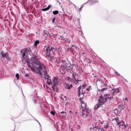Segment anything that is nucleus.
Instances as JSON below:
<instances>
[{
  "instance_id": "f257e3e1",
  "label": "nucleus",
  "mask_w": 131,
  "mask_h": 131,
  "mask_svg": "<svg viewBox=\"0 0 131 131\" xmlns=\"http://www.w3.org/2000/svg\"><path fill=\"white\" fill-rule=\"evenodd\" d=\"M22 58V62L26 64L28 67L33 72L37 73L42 76L43 74L46 79H47L48 84H52V82L50 79V77L47 74V71L46 68L43 64L41 63L39 61L40 58L39 56H34L29 60L27 55L29 53L30 55L32 54L30 49L29 48H24L21 52Z\"/></svg>"
},
{
  "instance_id": "f03ea898",
  "label": "nucleus",
  "mask_w": 131,
  "mask_h": 131,
  "mask_svg": "<svg viewBox=\"0 0 131 131\" xmlns=\"http://www.w3.org/2000/svg\"><path fill=\"white\" fill-rule=\"evenodd\" d=\"M113 95L112 93L111 94V93H106L104 96L100 95L98 100V102L101 105H103L108 101L112 100L113 98Z\"/></svg>"
},
{
  "instance_id": "7ed1b4c3",
  "label": "nucleus",
  "mask_w": 131,
  "mask_h": 131,
  "mask_svg": "<svg viewBox=\"0 0 131 131\" xmlns=\"http://www.w3.org/2000/svg\"><path fill=\"white\" fill-rule=\"evenodd\" d=\"M52 87L53 89L57 88V85H59L61 83L60 79L58 77L54 78L52 82Z\"/></svg>"
},
{
  "instance_id": "20e7f679",
  "label": "nucleus",
  "mask_w": 131,
  "mask_h": 131,
  "mask_svg": "<svg viewBox=\"0 0 131 131\" xmlns=\"http://www.w3.org/2000/svg\"><path fill=\"white\" fill-rule=\"evenodd\" d=\"M52 49V47L50 46L46 47L45 46L43 53L45 57L49 56L50 54L51 51Z\"/></svg>"
},
{
  "instance_id": "39448f33",
  "label": "nucleus",
  "mask_w": 131,
  "mask_h": 131,
  "mask_svg": "<svg viewBox=\"0 0 131 131\" xmlns=\"http://www.w3.org/2000/svg\"><path fill=\"white\" fill-rule=\"evenodd\" d=\"M90 112V110L89 108H86L85 109L83 108L81 113V116L84 118H85L87 117Z\"/></svg>"
},
{
  "instance_id": "423d86ee",
  "label": "nucleus",
  "mask_w": 131,
  "mask_h": 131,
  "mask_svg": "<svg viewBox=\"0 0 131 131\" xmlns=\"http://www.w3.org/2000/svg\"><path fill=\"white\" fill-rule=\"evenodd\" d=\"M87 84H84L82 85H80L78 88V92L80 95L81 94H84L85 92H83V89L87 85Z\"/></svg>"
},
{
  "instance_id": "0eeeda50",
  "label": "nucleus",
  "mask_w": 131,
  "mask_h": 131,
  "mask_svg": "<svg viewBox=\"0 0 131 131\" xmlns=\"http://www.w3.org/2000/svg\"><path fill=\"white\" fill-rule=\"evenodd\" d=\"M1 54L2 57L4 59L6 58L7 60L9 61L11 58L9 57L8 53V52H6L5 53H4L2 52H1Z\"/></svg>"
},
{
  "instance_id": "6e6552de",
  "label": "nucleus",
  "mask_w": 131,
  "mask_h": 131,
  "mask_svg": "<svg viewBox=\"0 0 131 131\" xmlns=\"http://www.w3.org/2000/svg\"><path fill=\"white\" fill-rule=\"evenodd\" d=\"M72 74V78L74 80L77 82H79L81 81V80H79L78 79V73H73Z\"/></svg>"
},
{
  "instance_id": "1a4fd4ad",
  "label": "nucleus",
  "mask_w": 131,
  "mask_h": 131,
  "mask_svg": "<svg viewBox=\"0 0 131 131\" xmlns=\"http://www.w3.org/2000/svg\"><path fill=\"white\" fill-rule=\"evenodd\" d=\"M67 66L66 65H63L62 66L61 69H60V71L61 73L63 74H64L66 72V71L67 70Z\"/></svg>"
},
{
  "instance_id": "9d476101",
  "label": "nucleus",
  "mask_w": 131,
  "mask_h": 131,
  "mask_svg": "<svg viewBox=\"0 0 131 131\" xmlns=\"http://www.w3.org/2000/svg\"><path fill=\"white\" fill-rule=\"evenodd\" d=\"M60 117L64 119H66L67 113H66L64 112H62L60 113Z\"/></svg>"
},
{
  "instance_id": "9b49d317",
  "label": "nucleus",
  "mask_w": 131,
  "mask_h": 131,
  "mask_svg": "<svg viewBox=\"0 0 131 131\" xmlns=\"http://www.w3.org/2000/svg\"><path fill=\"white\" fill-rule=\"evenodd\" d=\"M121 90L120 88H117L115 89H112L111 91L113 92L112 94H114L115 92H117V93H118L120 92Z\"/></svg>"
},
{
  "instance_id": "f8f14e48",
  "label": "nucleus",
  "mask_w": 131,
  "mask_h": 131,
  "mask_svg": "<svg viewBox=\"0 0 131 131\" xmlns=\"http://www.w3.org/2000/svg\"><path fill=\"white\" fill-rule=\"evenodd\" d=\"M81 106L82 108H83L84 109H86V108H85L86 106V104L85 103V102L82 100H81Z\"/></svg>"
},
{
  "instance_id": "ddd939ff",
  "label": "nucleus",
  "mask_w": 131,
  "mask_h": 131,
  "mask_svg": "<svg viewBox=\"0 0 131 131\" xmlns=\"http://www.w3.org/2000/svg\"><path fill=\"white\" fill-rule=\"evenodd\" d=\"M101 105H102L100 103H97L95 106L94 108V110H97L100 107Z\"/></svg>"
},
{
  "instance_id": "4468645a",
  "label": "nucleus",
  "mask_w": 131,
  "mask_h": 131,
  "mask_svg": "<svg viewBox=\"0 0 131 131\" xmlns=\"http://www.w3.org/2000/svg\"><path fill=\"white\" fill-rule=\"evenodd\" d=\"M118 108L120 110H122L124 109L125 108V106L123 104H121L120 105H119V106L118 107Z\"/></svg>"
},
{
  "instance_id": "2eb2a0df",
  "label": "nucleus",
  "mask_w": 131,
  "mask_h": 131,
  "mask_svg": "<svg viewBox=\"0 0 131 131\" xmlns=\"http://www.w3.org/2000/svg\"><path fill=\"white\" fill-rule=\"evenodd\" d=\"M114 120L116 121V123L118 124H120L121 123V121L119 120L118 118H116L114 119Z\"/></svg>"
},
{
  "instance_id": "dca6fc26",
  "label": "nucleus",
  "mask_w": 131,
  "mask_h": 131,
  "mask_svg": "<svg viewBox=\"0 0 131 131\" xmlns=\"http://www.w3.org/2000/svg\"><path fill=\"white\" fill-rule=\"evenodd\" d=\"M88 3H89L90 4H93L97 3L98 2V1H92V0H89L88 1Z\"/></svg>"
},
{
  "instance_id": "f3484780",
  "label": "nucleus",
  "mask_w": 131,
  "mask_h": 131,
  "mask_svg": "<svg viewBox=\"0 0 131 131\" xmlns=\"http://www.w3.org/2000/svg\"><path fill=\"white\" fill-rule=\"evenodd\" d=\"M51 5H49L47 8L42 9V10L44 11H47L51 7Z\"/></svg>"
},
{
  "instance_id": "a211bd4d",
  "label": "nucleus",
  "mask_w": 131,
  "mask_h": 131,
  "mask_svg": "<svg viewBox=\"0 0 131 131\" xmlns=\"http://www.w3.org/2000/svg\"><path fill=\"white\" fill-rule=\"evenodd\" d=\"M120 127L122 128H126L127 127L126 125H125L124 123H122L121 125H119Z\"/></svg>"
},
{
  "instance_id": "6ab92c4d",
  "label": "nucleus",
  "mask_w": 131,
  "mask_h": 131,
  "mask_svg": "<svg viewBox=\"0 0 131 131\" xmlns=\"http://www.w3.org/2000/svg\"><path fill=\"white\" fill-rule=\"evenodd\" d=\"M109 127V126L108 125V122H107L106 124H105L104 126V127L105 128H108Z\"/></svg>"
},
{
  "instance_id": "aec40b11",
  "label": "nucleus",
  "mask_w": 131,
  "mask_h": 131,
  "mask_svg": "<svg viewBox=\"0 0 131 131\" xmlns=\"http://www.w3.org/2000/svg\"><path fill=\"white\" fill-rule=\"evenodd\" d=\"M92 89V87L91 86H89L86 88V90L88 91H89Z\"/></svg>"
},
{
  "instance_id": "412c9836",
  "label": "nucleus",
  "mask_w": 131,
  "mask_h": 131,
  "mask_svg": "<svg viewBox=\"0 0 131 131\" xmlns=\"http://www.w3.org/2000/svg\"><path fill=\"white\" fill-rule=\"evenodd\" d=\"M53 13L54 15H57L59 13V11L57 10H55L53 12Z\"/></svg>"
},
{
  "instance_id": "4be33fe9",
  "label": "nucleus",
  "mask_w": 131,
  "mask_h": 131,
  "mask_svg": "<svg viewBox=\"0 0 131 131\" xmlns=\"http://www.w3.org/2000/svg\"><path fill=\"white\" fill-rule=\"evenodd\" d=\"M39 42L38 40H36L34 42V45L36 46L39 43Z\"/></svg>"
},
{
  "instance_id": "5701e85b",
  "label": "nucleus",
  "mask_w": 131,
  "mask_h": 131,
  "mask_svg": "<svg viewBox=\"0 0 131 131\" xmlns=\"http://www.w3.org/2000/svg\"><path fill=\"white\" fill-rule=\"evenodd\" d=\"M56 62L57 63H59L60 62V59L59 58H58L56 60Z\"/></svg>"
},
{
  "instance_id": "b1692460",
  "label": "nucleus",
  "mask_w": 131,
  "mask_h": 131,
  "mask_svg": "<svg viewBox=\"0 0 131 131\" xmlns=\"http://www.w3.org/2000/svg\"><path fill=\"white\" fill-rule=\"evenodd\" d=\"M51 114H52L53 115H54L55 114V112L54 111H51L50 112Z\"/></svg>"
},
{
  "instance_id": "393cba45",
  "label": "nucleus",
  "mask_w": 131,
  "mask_h": 131,
  "mask_svg": "<svg viewBox=\"0 0 131 131\" xmlns=\"http://www.w3.org/2000/svg\"><path fill=\"white\" fill-rule=\"evenodd\" d=\"M16 77L17 79L18 80L19 78V74H17L16 75Z\"/></svg>"
},
{
  "instance_id": "a878e982",
  "label": "nucleus",
  "mask_w": 131,
  "mask_h": 131,
  "mask_svg": "<svg viewBox=\"0 0 131 131\" xmlns=\"http://www.w3.org/2000/svg\"><path fill=\"white\" fill-rule=\"evenodd\" d=\"M106 90V88H103L101 90L102 91H103L104 90Z\"/></svg>"
},
{
  "instance_id": "bb28decb",
  "label": "nucleus",
  "mask_w": 131,
  "mask_h": 131,
  "mask_svg": "<svg viewBox=\"0 0 131 131\" xmlns=\"http://www.w3.org/2000/svg\"><path fill=\"white\" fill-rule=\"evenodd\" d=\"M55 20V18H54V19H53L52 20V23H54V22Z\"/></svg>"
},
{
  "instance_id": "cd10ccee",
  "label": "nucleus",
  "mask_w": 131,
  "mask_h": 131,
  "mask_svg": "<svg viewBox=\"0 0 131 131\" xmlns=\"http://www.w3.org/2000/svg\"><path fill=\"white\" fill-rule=\"evenodd\" d=\"M125 100H126V101H128V99H127V98H125Z\"/></svg>"
},
{
  "instance_id": "c85d7f7f",
  "label": "nucleus",
  "mask_w": 131,
  "mask_h": 131,
  "mask_svg": "<svg viewBox=\"0 0 131 131\" xmlns=\"http://www.w3.org/2000/svg\"><path fill=\"white\" fill-rule=\"evenodd\" d=\"M116 74L117 75H118L119 74L118 72L116 73Z\"/></svg>"
},
{
  "instance_id": "c756f323",
  "label": "nucleus",
  "mask_w": 131,
  "mask_h": 131,
  "mask_svg": "<svg viewBox=\"0 0 131 131\" xmlns=\"http://www.w3.org/2000/svg\"><path fill=\"white\" fill-rule=\"evenodd\" d=\"M83 6H81V8H80V9H82V8L83 7Z\"/></svg>"
},
{
  "instance_id": "7c9ffc66",
  "label": "nucleus",
  "mask_w": 131,
  "mask_h": 131,
  "mask_svg": "<svg viewBox=\"0 0 131 131\" xmlns=\"http://www.w3.org/2000/svg\"><path fill=\"white\" fill-rule=\"evenodd\" d=\"M60 37H61L62 38H64L63 37L60 36Z\"/></svg>"
},
{
  "instance_id": "2f4dec72",
  "label": "nucleus",
  "mask_w": 131,
  "mask_h": 131,
  "mask_svg": "<svg viewBox=\"0 0 131 131\" xmlns=\"http://www.w3.org/2000/svg\"><path fill=\"white\" fill-rule=\"evenodd\" d=\"M39 125H40V124L39 123Z\"/></svg>"
},
{
  "instance_id": "473e14b6",
  "label": "nucleus",
  "mask_w": 131,
  "mask_h": 131,
  "mask_svg": "<svg viewBox=\"0 0 131 131\" xmlns=\"http://www.w3.org/2000/svg\"><path fill=\"white\" fill-rule=\"evenodd\" d=\"M69 112H70L71 113V111H69Z\"/></svg>"
},
{
  "instance_id": "72a5a7b5",
  "label": "nucleus",
  "mask_w": 131,
  "mask_h": 131,
  "mask_svg": "<svg viewBox=\"0 0 131 131\" xmlns=\"http://www.w3.org/2000/svg\"><path fill=\"white\" fill-rule=\"evenodd\" d=\"M70 88H69V89H70Z\"/></svg>"
},
{
  "instance_id": "f704fd0d",
  "label": "nucleus",
  "mask_w": 131,
  "mask_h": 131,
  "mask_svg": "<svg viewBox=\"0 0 131 131\" xmlns=\"http://www.w3.org/2000/svg\"><path fill=\"white\" fill-rule=\"evenodd\" d=\"M100 82H101L102 83V82L101 81Z\"/></svg>"
}]
</instances>
